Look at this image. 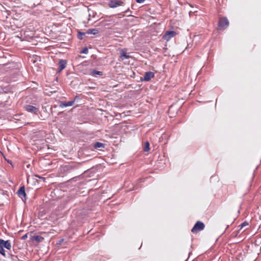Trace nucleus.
<instances>
[{
    "label": "nucleus",
    "mask_w": 261,
    "mask_h": 261,
    "mask_svg": "<svg viewBox=\"0 0 261 261\" xmlns=\"http://www.w3.org/2000/svg\"><path fill=\"white\" fill-rule=\"evenodd\" d=\"M4 248L8 250H10L11 244L9 240L5 241L0 239V253L4 257H6V254L4 249Z\"/></svg>",
    "instance_id": "obj_1"
},
{
    "label": "nucleus",
    "mask_w": 261,
    "mask_h": 261,
    "mask_svg": "<svg viewBox=\"0 0 261 261\" xmlns=\"http://www.w3.org/2000/svg\"><path fill=\"white\" fill-rule=\"evenodd\" d=\"M79 166V164L77 163L69 164L62 167L61 171L64 173H70L77 169Z\"/></svg>",
    "instance_id": "obj_2"
},
{
    "label": "nucleus",
    "mask_w": 261,
    "mask_h": 261,
    "mask_svg": "<svg viewBox=\"0 0 261 261\" xmlns=\"http://www.w3.org/2000/svg\"><path fill=\"white\" fill-rule=\"evenodd\" d=\"M229 22L226 17H221L219 18L218 23V30H224L229 25Z\"/></svg>",
    "instance_id": "obj_3"
},
{
    "label": "nucleus",
    "mask_w": 261,
    "mask_h": 261,
    "mask_svg": "<svg viewBox=\"0 0 261 261\" xmlns=\"http://www.w3.org/2000/svg\"><path fill=\"white\" fill-rule=\"evenodd\" d=\"M204 227L205 225L203 222L201 221H197L192 228L191 231L193 233H197L202 230L204 228Z\"/></svg>",
    "instance_id": "obj_4"
},
{
    "label": "nucleus",
    "mask_w": 261,
    "mask_h": 261,
    "mask_svg": "<svg viewBox=\"0 0 261 261\" xmlns=\"http://www.w3.org/2000/svg\"><path fill=\"white\" fill-rule=\"evenodd\" d=\"M124 2L121 0H110L108 6L111 8H115L118 6L123 5Z\"/></svg>",
    "instance_id": "obj_5"
},
{
    "label": "nucleus",
    "mask_w": 261,
    "mask_h": 261,
    "mask_svg": "<svg viewBox=\"0 0 261 261\" xmlns=\"http://www.w3.org/2000/svg\"><path fill=\"white\" fill-rule=\"evenodd\" d=\"M176 33L174 31H167L163 36V39L166 41H169L171 38L173 37Z\"/></svg>",
    "instance_id": "obj_6"
},
{
    "label": "nucleus",
    "mask_w": 261,
    "mask_h": 261,
    "mask_svg": "<svg viewBox=\"0 0 261 261\" xmlns=\"http://www.w3.org/2000/svg\"><path fill=\"white\" fill-rule=\"evenodd\" d=\"M67 65V61L66 60L60 59L58 63V70L57 73H60L65 68Z\"/></svg>",
    "instance_id": "obj_7"
},
{
    "label": "nucleus",
    "mask_w": 261,
    "mask_h": 261,
    "mask_svg": "<svg viewBox=\"0 0 261 261\" xmlns=\"http://www.w3.org/2000/svg\"><path fill=\"white\" fill-rule=\"evenodd\" d=\"M17 194L18 196L21 198L22 200H26V193L25 192L24 186H21L18 190Z\"/></svg>",
    "instance_id": "obj_8"
},
{
    "label": "nucleus",
    "mask_w": 261,
    "mask_h": 261,
    "mask_svg": "<svg viewBox=\"0 0 261 261\" xmlns=\"http://www.w3.org/2000/svg\"><path fill=\"white\" fill-rule=\"evenodd\" d=\"M24 109L28 112L34 113L35 114H36L37 111H38V109L37 108L29 105L24 106Z\"/></svg>",
    "instance_id": "obj_9"
},
{
    "label": "nucleus",
    "mask_w": 261,
    "mask_h": 261,
    "mask_svg": "<svg viewBox=\"0 0 261 261\" xmlns=\"http://www.w3.org/2000/svg\"><path fill=\"white\" fill-rule=\"evenodd\" d=\"M154 73L151 71H147L145 73L144 77L142 79L143 81H149L152 78L154 77Z\"/></svg>",
    "instance_id": "obj_10"
},
{
    "label": "nucleus",
    "mask_w": 261,
    "mask_h": 261,
    "mask_svg": "<svg viewBox=\"0 0 261 261\" xmlns=\"http://www.w3.org/2000/svg\"><path fill=\"white\" fill-rule=\"evenodd\" d=\"M126 50L127 49L126 48H123L120 50V58L122 60L124 59H129L130 58V56L127 55Z\"/></svg>",
    "instance_id": "obj_11"
},
{
    "label": "nucleus",
    "mask_w": 261,
    "mask_h": 261,
    "mask_svg": "<svg viewBox=\"0 0 261 261\" xmlns=\"http://www.w3.org/2000/svg\"><path fill=\"white\" fill-rule=\"evenodd\" d=\"M74 103V100H70L69 101H63L61 103L60 106L62 107H67L72 106Z\"/></svg>",
    "instance_id": "obj_12"
},
{
    "label": "nucleus",
    "mask_w": 261,
    "mask_h": 261,
    "mask_svg": "<svg viewBox=\"0 0 261 261\" xmlns=\"http://www.w3.org/2000/svg\"><path fill=\"white\" fill-rule=\"evenodd\" d=\"M93 146L94 148H104L106 144L101 142H96L93 143Z\"/></svg>",
    "instance_id": "obj_13"
},
{
    "label": "nucleus",
    "mask_w": 261,
    "mask_h": 261,
    "mask_svg": "<svg viewBox=\"0 0 261 261\" xmlns=\"http://www.w3.org/2000/svg\"><path fill=\"white\" fill-rule=\"evenodd\" d=\"M99 30L97 29H90L86 32V33L87 34L96 35L99 33Z\"/></svg>",
    "instance_id": "obj_14"
},
{
    "label": "nucleus",
    "mask_w": 261,
    "mask_h": 261,
    "mask_svg": "<svg viewBox=\"0 0 261 261\" xmlns=\"http://www.w3.org/2000/svg\"><path fill=\"white\" fill-rule=\"evenodd\" d=\"M44 240V238L40 236H34L32 237V240L36 241L38 243L42 242Z\"/></svg>",
    "instance_id": "obj_15"
},
{
    "label": "nucleus",
    "mask_w": 261,
    "mask_h": 261,
    "mask_svg": "<svg viewBox=\"0 0 261 261\" xmlns=\"http://www.w3.org/2000/svg\"><path fill=\"white\" fill-rule=\"evenodd\" d=\"M8 255L10 256V257L12 261H19V260L17 256L13 254L12 253H9Z\"/></svg>",
    "instance_id": "obj_16"
},
{
    "label": "nucleus",
    "mask_w": 261,
    "mask_h": 261,
    "mask_svg": "<svg viewBox=\"0 0 261 261\" xmlns=\"http://www.w3.org/2000/svg\"><path fill=\"white\" fill-rule=\"evenodd\" d=\"M87 34L85 32H79L77 37L78 39L80 40H82L83 39V36Z\"/></svg>",
    "instance_id": "obj_17"
},
{
    "label": "nucleus",
    "mask_w": 261,
    "mask_h": 261,
    "mask_svg": "<svg viewBox=\"0 0 261 261\" xmlns=\"http://www.w3.org/2000/svg\"><path fill=\"white\" fill-rule=\"evenodd\" d=\"M150 150V148H149V143L147 141L145 143V147H144V151L145 152H147L149 150Z\"/></svg>",
    "instance_id": "obj_18"
},
{
    "label": "nucleus",
    "mask_w": 261,
    "mask_h": 261,
    "mask_svg": "<svg viewBox=\"0 0 261 261\" xmlns=\"http://www.w3.org/2000/svg\"><path fill=\"white\" fill-rule=\"evenodd\" d=\"M92 73L93 75H102V72L97 71L96 70H93L92 71Z\"/></svg>",
    "instance_id": "obj_19"
},
{
    "label": "nucleus",
    "mask_w": 261,
    "mask_h": 261,
    "mask_svg": "<svg viewBox=\"0 0 261 261\" xmlns=\"http://www.w3.org/2000/svg\"><path fill=\"white\" fill-rule=\"evenodd\" d=\"M80 53L87 54L88 53V48L86 47H84L83 49L80 51Z\"/></svg>",
    "instance_id": "obj_20"
},
{
    "label": "nucleus",
    "mask_w": 261,
    "mask_h": 261,
    "mask_svg": "<svg viewBox=\"0 0 261 261\" xmlns=\"http://www.w3.org/2000/svg\"><path fill=\"white\" fill-rule=\"evenodd\" d=\"M248 225V223L247 221H245L243 223H242L240 225L239 227H240V229L243 228L246 226Z\"/></svg>",
    "instance_id": "obj_21"
},
{
    "label": "nucleus",
    "mask_w": 261,
    "mask_h": 261,
    "mask_svg": "<svg viewBox=\"0 0 261 261\" xmlns=\"http://www.w3.org/2000/svg\"><path fill=\"white\" fill-rule=\"evenodd\" d=\"M36 176L39 178L40 179H42L43 181H45V177H41L40 176L38 175H36Z\"/></svg>",
    "instance_id": "obj_22"
},
{
    "label": "nucleus",
    "mask_w": 261,
    "mask_h": 261,
    "mask_svg": "<svg viewBox=\"0 0 261 261\" xmlns=\"http://www.w3.org/2000/svg\"><path fill=\"white\" fill-rule=\"evenodd\" d=\"M27 237H28L27 234H24V235L22 236L21 239L22 240H25V239H26L27 238Z\"/></svg>",
    "instance_id": "obj_23"
},
{
    "label": "nucleus",
    "mask_w": 261,
    "mask_h": 261,
    "mask_svg": "<svg viewBox=\"0 0 261 261\" xmlns=\"http://www.w3.org/2000/svg\"><path fill=\"white\" fill-rule=\"evenodd\" d=\"M145 0H136V2L138 3H143Z\"/></svg>",
    "instance_id": "obj_24"
},
{
    "label": "nucleus",
    "mask_w": 261,
    "mask_h": 261,
    "mask_svg": "<svg viewBox=\"0 0 261 261\" xmlns=\"http://www.w3.org/2000/svg\"><path fill=\"white\" fill-rule=\"evenodd\" d=\"M80 98L79 97V96H76L74 97V100H74V101H78L79 100H80Z\"/></svg>",
    "instance_id": "obj_25"
},
{
    "label": "nucleus",
    "mask_w": 261,
    "mask_h": 261,
    "mask_svg": "<svg viewBox=\"0 0 261 261\" xmlns=\"http://www.w3.org/2000/svg\"><path fill=\"white\" fill-rule=\"evenodd\" d=\"M62 113V112H59L58 114L60 115V114H61Z\"/></svg>",
    "instance_id": "obj_26"
},
{
    "label": "nucleus",
    "mask_w": 261,
    "mask_h": 261,
    "mask_svg": "<svg viewBox=\"0 0 261 261\" xmlns=\"http://www.w3.org/2000/svg\"><path fill=\"white\" fill-rule=\"evenodd\" d=\"M106 21H107L106 20H104L103 21H102V22H105Z\"/></svg>",
    "instance_id": "obj_27"
}]
</instances>
